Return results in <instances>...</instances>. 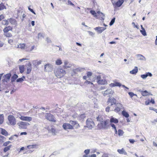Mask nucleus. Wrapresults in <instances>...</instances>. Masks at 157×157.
Instances as JSON below:
<instances>
[{
    "label": "nucleus",
    "instance_id": "1",
    "mask_svg": "<svg viewBox=\"0 0 157 157\" xmlns=\"http://www.w3.org/2000/svg\"><path fill=\"white\" fill-rule=\"evenodd\" d=\"M71 124L69 123H64L63 125V128L66 130L68 129H73L74 127L75 126L76 127V128H78L80 126L79 124L78 123L77 121H70Z\"/></svg>",
    "mask_w": 157,
    "mask_h": 157
},
{
    "label": "nucleus",
    "instance_id": "2",
    "mask_svg": "<svg viewBox=\"0 0 157 157\" xmlns=\"http://www.w3.org/2000/svg\"><path fill=\"white\" fill-rule=\"evenodd\" d=\"M109 126L110 124L108 119L104 120L102 122L99 123L97 125L98 128L99 129H107L109 128Z\"/></svg>",
    "mask_w": 157,
    "mask_h": 157
},
{
    "label": "nucleus",
    "instance_id": "3",
    "mask_svg": "<svg viewBox=\"0 0 157 157\" xmlns=\"http://www.w3.org/2000/svg\"><path fill=\"white\" fill-rule=\"evenodd\" d=\"M13 27L10 26H6L3 29L4 36L6 37L10 38L12 37V34L9 31H12Z\"/></svg>",
    "mask_w": 157,
    "mask_h": 157
},
{
    "label": "nucleus",
    "instance_id": "4",
    "mask_svg": "<svg viewBox=\"0 0 157 157\" xmlns=\"http://www.w3.org/2000/svg\"><path fill=\"white\" fill-rule=\"evenodd\" d=\"M56 76L59 78H60L64 76L66 74L65 71L61 68L57 69L54 71Z\"/></svg>",
    "mask_w": 157,
    "mask_h": 157
},
{
    "label": "nucleus",
    "instance_id": "5",
    "mask_svg": "<svg viewBox=\"0 0 157 157\" xmlns=\"http://www.w3.org/2000/svg\"><path fill=\"white\" fill-rule=\"evenodd\" d=\"M45 118L49 121L55 122H56V119L54 115L51 113H47L45 115Z\"/></svg>",
    "mask_w": 157,
    "mask_h": 157
},
{
    "label": "nucleus",
    "instance_id": "6",
    "mask_svg": "<svg viewBox=\"0 0 157 157\" xmlns=\"http://www.w3.org/2000/svg\"><path fill=\"white\" fill-rule=\"evenodd\" d=\"M8 124L12 125H14L16 123V121L15 117L12 115L8 116Z\"/></svg>",
    "mask_w": 157,
    "mask_h": 157
},
{
    "label": "nucleus",
    "instance_id": "7",
    "mask_svg": "<svg viewBox=\"0 0 157 157\" xmlns=\"http://www.w3.org/2000/svg\"><path fill=\"white\" fill-rule=\"evenodd\" d=\"M113 6L115 7H119L121 6L124 3V0H118L115 2L113 0H110Z\"/></svg>",
    "mask_w": 157,
    "mask_h": 157
},
{
    "label": "nucleus",
    "instance_id": "8",
    "mask_svg": "<svg viewBox=\"0 0 157 157\" xmlns=\"http://www.w3.org/2000/svg\"><path fill=\"white\" fill-rule=\"evenodd\" d=\"M97 82L99 84L105 85L107 84V82L105 79H101L100 75H98L97 77Z\"/></svg>",
    "mask_w": 157,
    "mask_h": 157
},
{
    "label": "nucleus",
    "instance_id": "9",
    "mask_svg": "<svg viewBox=\"0 0 157 157\" xmlns=\"http://www.w3.org/2000/svg\"><path fill=\"white\" fill-rule=\"evenodd\" d=\"M86 125L88 128L91 129L94 125V124L91 119L88 118L86 121Z\"/></svg>",
    "mask_w": 157,
    "mask_h": 157
},
{
    "label": "nucleus",
    "instance_id": "10",
    "mask_svg": "<svg viewBox=\"0 0 157 157\" xmlns=\"http://www.w3.org/2000/svg\"><path fill=\"white\" fill-rule=\"evenodd\" d=\"M93 73L91 72L87 71L86 73V76H84L83 77V79L84 80H90V77L92 76Z\"/></svg>",
    "mask_w": 157,
    "mask_h": 157
},
{
    "label": "nucleus",
    "instance_id": "11",
    "mask_svg": "<svg viewBox=\"0 0 157 157\" xmlns=\"http://www.w3.org/2000/svg\"><path fill=\"white\" fill-rule=\"evenodd\" d=\"M19 118L22 121H25L28 122L31 121L32 120V118L30 117L21 116V117H19Z\"/></svg>",
    "mask_w": 157,
    "mask_h": 157
},
{
    "label": "nucleus",
    "instance_id": "12",
    "mask_svg": "<svg viewBox=\"0 0 157 157\" xmlns=\"http://www.w3.org/2000/svg\"><path fill=\"white\" fill-rule=\"evenodd\" d=\"M139 92H140L142 96H147L150 95H152V94L150 92L147 91L146 90H140Z\"/></svg>",
    "mask_w": 157,
    "mask_h": 157
},
{
    "label": "nucleus",
    "instance_id": "13",
    "mask_svg": "<svg viewBox=\"0 0 157 157\" xmlns=\"http://www.w3.org/2000/svg\"><path fill=\"white\" fill-rule=\"evenodd\" d=\"M110 125L111 126V125L112 124H113V123L115 124L118 123L119 122V121L117 119L114 118L112 116L111 117H110Z\"/></svg>",
    "mask_w": 157,
    "mask_h": 157
},
{
    "label": "nucleus",
    "instance_id": "14",
    "mask_svg": "<svg viewBox=\"0 0 157 157\" xmlns=\"http://www.w3.org/2000/svg\"><path fill=\"white\" fill-rule=\"evenodd\" d=\"M32 64L31 62H29L27 65L26 68V74L30 73L32 71Z\"/></svg>",
    "mask_w": 157,
    "mask_h": 157
},
{
    "label": "nucleus",
    "instance_id": "15",
    "mask_svg": "<svg viewBox=\"0 0 157 157\" xmlns=\"http://www.w3.org/2000/svg\"><path fill=\"white\" fill-rule=\"evenodd\" d=\"M116 100L114 98H109L107 102L108 104L110 103V105H112L115 104L116 103Z\"/></svg>",
    "mask_w": 157,
    "mask_h": 157
},
{
    "label": "nucleus",
    "instance_id": "16",
    "mask_svg": "<svg viewBox=\"0 0 157 157\" xmlns=\"http://www.w3.org/2000/svg\"><path fill=\"white\" fill-rule=\"evenodd\" d=\"M114 83H111L109 84V86L111 87H113L114 86L120 87L121 86V84L119 82L114 81Z\"/></svg>",
    "mask_w": 157,
    "mask_h": 157
},
{
    "label": "nucleus",
    "instance_id": "17",
    "mask_svg": "<svg viewBox=\"0 0 157 157\" xmlns=\"http://www.w3.org/2000/svg\"><path fill=\"white\" fill-rule=\"evenodd\" d=\"M71 67V65L67 61H65L64 62V65L63 66L64 69H66L68 68H70Z\"/></svg>",
    "mask_w": 157,
    "mask_h": 157
},
{
    "label": "nucleus",
    "instance_id": "18",
    "mask_svg": "<svg viewBox=\"0 0 157 157\" xmlns=\"http://www.w3.org/2000/svg\"><path fill=\"white\" fill-rule=\"evenodd\" d=\"M29 124L28 123L21 121L20 122L19 126L22 128H25L26 126Z\"/></svg>",
    "mask_w": 157,
    "mask_h": 157
},
{
    "label": "nucleus",
    "instance_id": "19",
    "mask_svg": "<svg viewBox=\"0 0 157 157\" xmlns=\"http://www.w3.org/2000/svg\"><path fill=\"white\" fill-rule=\"evenodd\" d=\"M0 130L1 131V133L2 135L6 136H7L9 135L8 132L5 129L0 128Z\"/></svg>",
    "mask_w": 157,
    "mask_h": 157
},
{
    "label": "nucleus",
    "instance_id": "20",
    "mask_svg": "<svg viewBox=\"0 0 157 157\" xmlns=\"http://www.w3.org/2000/svg\"><path fill=\"white\" fill-rule=\"evenodd\" d=\"M11 76V74L10 73L6 74L4 76V80L6 82H7L10 80Z\"/></svg>",
    "mask_w": 157,
    "mask_h": 157
},
{
    "label": "nucleus",
    "instance_id": "21",
    "mask_svg": "<svg viewBox=\"0 0 157 157\" xmlns=\"http://www.w3.org/2000/svg\"><path fill=\"white\" fill-rule=\"evenodd\" d=\"M106 29V28L105 27H96L95 28V29L97 30L98 32L99 33H102L103 31H104Z\"/></svg>",
    "mask_w": 157,
    "mask_h": 157
},
{
    "label": "nucleus",
    "instance_id": "22",
    "mask_svg": "<svg viewBox=\"0 0 157 157\" xmlns=\"http://www.w3.org/2000/svg\"><path fill=\"white\" fill-rule=\"evenodd\" d=\"M9 21L12 25H15L17 24V21L14 19L12 18H8Z\"/></svg>",
    "mask_w": 157,
    "mask_h": 157
},
{
    "label": "nucleus",
    "instance_id": "23",
    "mask_svg": "<svg viewBox=\"0 0 157 157\" xmlns=\"http://www.w3.org/2000/svg\"><path fill=\"white\" fill-rule=\"evenodd\" d=\"M152 75L149 72L146 73L145 74L142 75L141 76V77L143 79H145L148 76H149L150 77Z\"/></svg>",
    "mask_w": 157,
    "mask_h": 157
},
{
    "label": "nucleus",
    "instance_id": "24",
    "mask_svg": "<svg viewBox=\"0 0 157 157\" xmlns=\"http://www.w3.org/2000/svg\"><path fill=\"white\" fill-rule=\"evenodd\" d=\"M88 80H86V81H85L84 82V84L86 85H91V87H94V84L93 83L90 81H88Z\"/></svg>",
    "mask_w": 157,
    "mask_h": 157
},
{
    "label": "nucleus",
    "instance_id": "25",
    "mask_svg": "<svg viewBox=\"0 0 157 157\" xmlns=\"http://www.w3.org/2000/svg\"><path fill=\"white\" fill-rule=\"evenodd\" d=\"M138 69L136 67H135L134 69L130 72V73L132 74H136L138 72Z\"/></svg>",
    "mask_w": 157,
    "mask_h": 157
},
{
    "label": "nucleus",
    "instance_id": "26",
    "mask_svg": "<svg viewBox=\"0 0 157 157\" xmlns=\"http://www.w3.org/2000/svg\"><path fill=\"white\" fill-rule=\"evenodd\" d=\"M96 119L97 121L100 122H101L102 121L104 120L102 116L100 115H99L96 117Z\"/></svg>",
    "mask_w": 157,
    "mask_h": 157
},
{
    "label": "nucleus",
    "instance_id": "27",
    "mask_svg": "<svg viewBox=\"0 0 157 157\" xmlns=\"http://www.w3.org/2000/svg\"><path fill=\"white\" fill-rule=\"evenodd\" d=\"M41 60L38 61L37 60H34L33 61V64L35 66H37L41 63Z\"/></svg>",
    "mask_w": 157,
    "mask_h": 157
},
{
    "label": "nucleus",
    "instance_id": "28",
    "mask_svg": "<svg viewBox=\"0 0 157 157\" xmlns=\"http://www.w3.org/2000/svg\"><path fill=\"white\" fill-rule=\"evenodd\" d=\"M117 151L120 154L126 155L127 154V152L123 148H122L121 149H118Z\"/></svg>",
    "mask_w": 157,
    "mask_h": 157
},
{
    "label": "nucleus",
    "instance_id": "29",
    "mask_svg": "<svg viewBox=\"0 0 157 157\" xmlns=\"http://www.w3.org/2000/svg\"><path fill=\"white\" fill-rule=\"evenodd\" d=\"M9 23L8 19L7 20H4L2 21V24L4 25H8Z\"/></svg>",
    "mask_w": 157,
    "mask_h": 157
},
{
    "label": "nucleus",
    "instance_id": "30",
    "mask_svg": "<svg viewBox=\"0 0 157 157\" xmlns=\"http://www.w3.org/2000/svg\"><path fill=\"white\" fill-rule=\"evenodd\" d=\"M113 93V91L112 90H107L104 92L103 94L104 96H105L110 94H112Z\"/></svg>",
    "mask_w": 157,
    "mask_h": 157
},
{
    "label": "nucleus",
    "instance_id": "31",
    "mask_svg": "<svg viewBox=\"0 0 157 157\" xmlns=\"http://www.w3.org/2000/svg\"><path fill=\"white\" fill-rule=\"evenodd\" d=\"M141 27L142 30L140 31V32L144 36H146V33L145 30L144 29L142 25H141Z\"/></svg>",
    "mask_w": 157,
    "mask_h": 157
},
{
    "label": "nucleus",
    "instance_id": "32",
    "mask_svg": "<svg viewBox=\"0 0 157 157\" xmlns=\"http://www.w3.org/2000/svg\"><path fill=\"white\" fill-rule=\"evenodd\" d=\"M25 47V44L24 43L20 44L18 45L17 48H21V49H24Z\"/></svg>",
    "mask_w": 157,
    "mask_h": 157
},
{
    "label": "nucleus",
    "instance_id": "33",
    "mask_svg": "<svg viewBox=\"0 0 157 157\" xmlns=\"http://www.w3.org/2000/svg\"><path fill=\"white\" fill-rule=\"evenodd\" d=\"M18 76L16 74H14L11 77V81L12 82H14L17 78H18Z\"/></svg>",
    "mask_w": 157,
    "mask_h": 157
},
{
    "label": "nucleus",
    "instance_id": "34",
    "mask_svg": "<svg viewBox=\"0 0 157 157\" xmlns=\"http://www.w3.org/2000/svg\"><path fill=\"white\" fill-rule=\"evenodd\" d=\"M20 72L21 73H22L24 71L25 66L24 65L20 66L19 67Z\"/></svg>",
    "mask_w": 157,
    "mask_h": 157
},
{
    "label": "nucleus",
    "instance_id": "35",
    "mask_svg": "<svg viewBox=\"0 0 157 157\" xmlns=\"http://www.w3.org/2000/svg\"><path fill=\"white\" fill-rule=\"evenodd\" d=\"M4 116L3 114L0 115V124H2L4 122Z\"/></svg>",
    "mask_w": 157,
    "mask_h": 157
},
{
    "label": "nucleus",
    "instance_id": "36",
    "mask_svg": "<svg viewBox=\"0 0 157 157\" xmlns=\"http://www.w3.org/2000/svg\"><path fill=\"white\" fill-rule=\"evenodd\" d=\"M122 115L126 118H128L129 117V115L126 111L123 110L122 112Z\"/></svg>",
    "mask_w": 157,
    "mask_h": 157
},
{
    "label": "nucleus",
    "instance_id": "37",
    "mask_svg": "<svg viewBox=\"0 0 157 157\" xmlns=\"http://www.w3.org/2000/svg\"><path fill=\"white\" fill-rule=\"evenodd\" d=\"M5 9H6V6H5L3 3L1 2L0 4V10H2Z\"/></svg>",
    "mask_w": 157,
    "mask_h": 157
},
{
    "label": "nucleus",
    "instance_id": "38",
    "mask_svg": "<svg viewBox=\"0 0 157 157\" xmlns=\"http://www.w3.org/2000/svg\"><path fill=\"white\" fill-rule=\"evenodd\" d=\"M62 63V60L60 59H58L56 61V64L58 65H59Z\"/></svg>",
    "mask_w": 157,
    "mask_h": 157
},
{
    "label": "nucleus",
    "instance_id": "39",
    "mask_svg": "<svg viewBox=\"0 0 157 157\" xmlns=\"http://www.w3.org/2000/svg\"><path fill=\"white\" fill-rule=\"evenodd\" d=\"M6 139V138L5 137L0 135V143L1 144L3 143Z\"/></svg>",
    "mask_w": 157,
    "mask_h": 157
},
{
    "label": "nucleus",
    "instance_id": "40",
    "mask_svg": "<svg viewBox=\"0 0 157 157\" xmlns=\"http://www.w3.org/2000/svg\"><path fill=\"white\" fill-rule=\"evenodd\" d=\"M25 78V77L23 76L22 78H19L18 79H17L16 81L17 82H22L23 81V78Z\"/></svg>",
    "mask_w": 157,
    "mask_h": 157
},
{
    "label": "nucleus",
    "instance_id": "41",
    "mask_svg": "<svg viewBox=\"0 0 157 157\" xmlns=\"http://www.w3.org/2000/svg\"><path fill=\"white\" fill-rule=\"evenodd\" d=\"M118 134L119 136H122L124 134V132L121 129H119L118 130Z\"/></svg>",
    "mask_w": 157,
    "mask_h": 157
},
{
    "label": "nucleus",
    "instance_id": "42",
    "mask_svg": "<svg viewBox=\"0 0 157 157\" xmlns=\"http://www.w3.org/2000/svg\"><path fill=\"white\" fill-rule=\"evenodd\" d=\"M11 143V142L10 141H6L4 143H3V146H4V147H6L9 145V144H10Z\"/></svg>",
    "mask_w": 157,
    "mask_h": 157
},
{
    "label": "nucleus",
    "instance_id": "43",
    "mask_svg": "<svg viewBox=\"0 0 157 157\" xmlns=\"http://www.w3.org/2000/svg\"><path fill=\"white\" fill-rule=\"evenodd\" d=\"M102 157H112L110 156L107 153H104L102 156Z\"/></svg>",
    "mask_w": 157,
    "mask_h": 157
},
{
    "label": "nucleus",
    "instance_id": "44",
    "mask_svg": "<svg viewBox=\"0 0 157 157\" xmlns=\"http://www.w3.org/2000/svg\"><path fill=\"white\" fill-rule=\"evenodd\" d=\"M111 127H112L113 128L115 131V132L116 134H117V128L115 126V125H114V124H112L111 125Z\"/></svg>",
    "mask_w": 157,
    "mask_h": 157
},
{
    "label": "nucleus",
    "instance_id": "45",
    "mask_svg": "<svg viewBox=\"0 0 157 157\" xmlns=\"http://www.w3.org/2000/svg\"><path fill=\"white\" fill-rule=\"evenodd\" d=\"M90 13L94 17H97L96 13L95 12V11L94 10H91L90 11Z\"/></svg>",
    "mask_w": 157,
    "mask_h": 157
},
{
    "label": "nucleus",
    "instance_id": "46",
    "mask_svg": "<svg viewBox=\"0 0 157 157\" xmlns=\"http://www.w3.org/2000/svg\"><path fill=\"white\" fill-rule=\"evenodd\" d=\"M128 94L131 98H132L134 96H137L136 94H134V93L132 92H129Z\"/></svg>",
    "mask_w": 157,
    "mask_h": 157
},
{
    "label": "nucleus",
    "instance_id": "47",
    "mask_svg": "<svg viewBox=\"0 0 157 157\" xmlns=\"http://www.w3.org/2000/svg\"><path fill=\"white\" fill-rule=\"evenodd\" d=\"M115 18H114L113 19H112L111 21L109 23L110 25V26L112 25L114 23V22H115Z\"/></svg>",
    "mask_w": 157,
    "mask_h": 157
},
{
    "label": "nucleus",
    "instance_id": "48",
    "mask_svg": "<svg viewBox=\"0 0 157 157\" xmlns=\"http://www.w3.org/2000/svg\"><path fill=\"white\" fill-rule=\"evenodd\" d=\"M121 110V109L118 107H116L114 110V111L117 113H118Z\"/></svg>",
    "mask_w": 157,
    "mask_h": 157
},
{
    "label": "nucleus",
    "instance_id": "49",
    "mask_svg": "<svg viewBox=\"0 0 157 157\" xmlns=\"http://www.w3.org/2000/svg\"><path fill=\"white\" fill-rule=\"evenodd\" d=\"M68 5L72 6H75V5L70 0H68Z\"/></svg>",
    "mask_w": 157,
    "mask_h": 157
},
{
    "label": "nucleus",
    "instance_id": "50",
    "mask_svg": "<svg viewBox=\"0 0 157 157\" xmlns=\"http://www.w3.org/2000/svg\"><path fill=\"white\" fill-rule=\"evenodd\" d=\"M86 117V116L85 115V114H82L80 115V117L81 118V119H83L85 118Z\"/></svg>",
    "mask_w": 157,
    "mask_h": 157
},
{
    "label": "nucleus",
    "instance_id": "51",
    "mask_svg": "<svg viewBox=\"0 0 157 157\" xmlns=\"http://www.w3.org/2000/svg\"><path fill=\"white\" fill-rule=\"evenodd\" d=\"M34 48H35V46L34 45L33 46L31 47V48L30 49L27 50H26V51L27 52H31L32 51Z\"/></svg>",
    "mask_w": 157,
    "mask_h": 157
},
{
    "label": "nucleus",
    "instance_id": "52",
    "mask_svg": "<svg viewBox=\"0 0 157 157\" xmlns=\"http://www.w3.org/2000/svg\"><path fill=\"white\" fill-rule=\"evenodd\" d=\"M82 69L81 68H76L74 70L75 71H76V72H80L81 71Z\"/></svg>",
    "mask_w": 157,
    "mask_h": 157
},
{
    "label": "nucleus",
    "instance_id": "53",
    "mask_svg": "<svg viewBox=\"0 0 157 157\" xmlns=\"http://www.w3.org/2000/svg\"><path fill=\"white\" fill-rule=\"evenodd\" d=\"M84 152L86 153V155H87L89 154L90 152V150L89 149H86L85 150Z\"/></svg>",
    "mask_w": 157,
    "mask_h": 157
},
{
    "label": "nucleus",
    "instance_id": "54",
    "mask_svg": "<svg viewBox=\"0 0 157 157\" xmlns=\"http://www.w3.org/2000/svg\"><path fill=\"white\" fill-rule=\"evenodd\" d=\"M8 42L9 44H12L13 43V40L12 39H10L8 40Z\"/></svg>",
    "mask_w": 157,
    "mask_h": 157
},
{
    "label": "nucleus",
    "instance_id": "55",
    "mask_svg": "<svg viewBox=\"0 0 157 157\" xmlns=\"http://www.w3.org/2000/svg\"><path fill=\"white\" fill-rule=\"evenodd\" d=\"M132 24L133 25L134 28H136L137 29H138V26L137 25H136L134 22H132Z\"/></svg>",
    "mask_w": 157,
    "mask_h": 157
},
{
    "label": "nucleus",
    "instance_id": "56",
    "mask_svg": "<svg viewBox=\"0 0 157 157\" xmlns=\"http://www.w3.org/2000/svg\"><path fill=\"white\" fill-rule=\"evenodd\" d=\"M4 18V16L2 14L0 15V21Z\"/></svg>",
    "mask_w": 157,
    "mask_h": 157
},
{
    "label": "nucleus",
    "instance_id": "57",
    "mask_svg": "<svg viewBox=\"0 0 157 157\" xmlns=\"http://www.w3.org/2000/svg\"><path fill=\"white\" fill-rule=\"evenodd\" d=\"M150 103V100L146 101H145V104L146 105H148Z\"/></svg>",
    "mask_w": 157,
    "mask_h": 157
},
{
    "label": "nucleus",
    "instance_id": "58",
    "mask_svg": "<svg viewBox=\"0 0 157 157\" xmlns=\"http://www.w3.org/2000/svg\"><path fill=\"white\" fill-rule=\"evenodd\" d=\"M28 9L29 10H30L32 13H33L35 14H36L35 12H34V11H33V9H31V8H30L29 7L28 8Z\"/></svg>",
    "mask_w": 157,
    "mask_h": 157
},
{
    "label": "nucleus",
    "instance_id": "59",
    "mask_svg": "<svg viewBox=\"0 0 157 157\" xmlns=\"http://www.w3.org/2000/svg\"><path fill=\"white\" fill-rule=\"evenodd\" d=\"M110 107L109 106L107 107L105 109V111L106 112H109L110 110Z\"/></svg>",
    "mask_w": 157,
    "mask_h": 157
},
{
    "label": "nucleus",
    "instance_id": "60",
    "mask_svg": "<svg viewBox=\"0 0 157 157\" xmlns=\"http://www.w3.org/2000/svg\"><path fill=\"white\" fill-rule=\"evenodd\" d=\"M26 15L25 13L23 14L21 18V19L22 21L23 20L24 18L26 17Z\"/></svg>",
    "mask_w": 157,
    "mask_h": 157
},
{
    "label": "nucleus",
    "instance_id": "61",
    "mask_svg": "<svg viewBox=\"0 0 157 157\" xmlns=\"http://www.w3.org/2000/svg\"><path fill=\"white\" fill-rule=\"evenodd\" d=\"M150 103H151L153 104H154L155 103V101L153 99H151V101H150Z\"/></svg>",
    "mask_w": 157,
    "mask_h": 157
},
{
    "label": "nucleus",
    "instance_id": "62",
    "mask_svg": "<svg viewBox=\"0 0 157 157\" xmlns=\"http://www.w3.org/2000/svg\"><path fill=\"white\" fill-rule=\"evenodd\" d=\"M14 136L12 135L9 138V139L10 140H13Z\"/></svg>",
    "mask_w": 157,
    "mask_h": 157
},
{
    "label": "nucleus",
    "instance_id": "63",
    "mask_svg": "<svg viewBox=\"0 0 157 157\" xmlns=\"http://www.w3.org/2000/svg\"><path fill=\"white\" fill-rule=\"evenodd\" d=\"M129 141L130 143H133L135 142V140L133 139H129Z\"/></svg>",
    "mask_w": 157,
    "mask_h": 157
},
{
    "label": "nucleus",
    "instance_id": "64",
    "mask_svg": "<svg viewBox=\"0 0 157 157\" xmlns=\"http://www.w3.org/2000/svg\"><path fill=\"white\" fill-rule=\"evenodd\" d=\"M89 157H96V156L95 154H93L90 155Z\"/></svg>",
    "mask_w": 157,
    "mask_h": 157
}]
</instances>
